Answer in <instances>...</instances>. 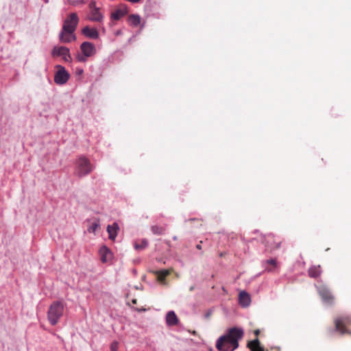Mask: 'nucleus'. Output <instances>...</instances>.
<instances>
[{
  "label": "nucleus",
  "instance_id": "1",
  "mask_svg": "<svg viewBox=\"0 0 351 351\" xmlns=\"http://www.w3.org/2000/svg\"><path fill=\"white\" fill-rule=\"evenodd\" d=\"M244 337V330L241 327H232L219 337L215 344L218 351H234L239 346V341Z\"/></svg>",
  "mask_w": 351,
  "mask_h": 351
},
{
  "label": "nucleus",
  "instance_id": "2",
  "mask_svg": "<svg viewBox=\"0 0 351 351\" xmlns=\"http://www.w3.org/2000/svg\"><path fill=\"white\" fill-rule=\"evenodd\" d=\"M64 311V304L61 301H55L50 306L47 311V319L52 326L56 325L62 317Z\"/></svg>",
  "mask_w": 351,
  "mask_h": 351
},
{
  "label": "nucleus",
  "instance_id": "3",
  "mask_svg": "<svg viewBox=\"0 0 351 351\" xmlns=\"http://www.w3.org/2000/svg\"><path fill=\"white\" fill-rule=\"evenodd\" d=\"M75 174L80 178L88 175L93 169V166L90 161L84 156L80 157L75 161Z\"/></svg>",
  "mask_w": 351,
  "mask_h": 351
},
{
  "label": "nucleus",
  "instance_id": "4",
  "mask_svg": "<svg viewBox=\"0 0 351 351\" xmlns=\"http://www.w3.org/2000/svg\"><path fill=\"white\" fill-rule=\"evenodd\" d=\"M282 241L280 237H276L272 234L264 236L263 241L266 250L269 252L278 249L280 247Z\"/></svg>",
  "mask_w": 351,
  "mask_h": 351
},
{
  "label": "nucleus",
  "instance_id": "5",
  "mask_svg": "<svg viewBox=\"0 0 351 351\" xmlns=\"http://www.w3.org/2000/svg\"><path fill=\"white\" fill-rule=\"evenodd\" d=\"M82 55H77V58L80 62H85L86 58L93 56L96 53L95 45L90 42H84L80 46Z\"/></svg>",
  "mask_w": 351,
  "mask_h": 351
},
{
  "label": "nucleus",
  "instance_id": "6",
  "mask_svg": "<svg viewBox=\"0 0 351 351\" xmlns=\"http://www.w3.org/2000/svg\"><path fill=\"white\" fill-rule=\"evenodd\" d=\"M56 68L57 71L54 75L55 83L59 85L66 84L70 78V74L62 65L58 64L56 66Z\"/></svg>",
  "mask_w": 351,
  "mask_h": 351
},
{
  "label": "nucleus",
  "instance_id": "7",
  "mask_svg": "<svg viewBox=\"0 0 351 351\" xmlns=\"http://www.w3.org/2000/svg\"><path fill=\"white\" fill-rule=\"evenodd\" d=\"M79 23V18L76 13L70 14L64 20L62 29L69 31V32H74L77 28Z\"/></svg>",
  "mask_w": 351,
  "mask_h": 351
},
{
  "label": "nucleus",
  "instance_id": "8",
  "mask_svg": "<svg viewBox=\"0 0 351 351\" xmlns=\"http://www.w3.org/2000/svg\"><path fill=\"white\" fill-rule=\"evenodd\" d=\"M336 330L341 334L347 332L346 327L351 325L350 316H341L335 319Z\"/></svg>",
  "mask_w": 351,
  "mask_h": 351
},
{
  "label": "nucleus",
  "instance_id": "9",
  "mask_svg": "<svg viewBox=\"0 0 351 351\" xmlns=\"http://www.w3.org/2000/svg\"><path fill=\"white\" fill-rule=\"evenodd\" d=\"M317 291L324 302L329 305L334 304L335 297L327 287L320 286L317 288Z\"/></svg>",
  "mask_w": 351,
  "mask_h": 351
},
{
  "label": "nucleus",
  "instance_id": "10",
  "mask_svg": "<svg viewBox=\"0 0 351 351\" xmlns=\"http://www.w3.org/2000/svg\"><path fill=\"white\" fill-rule=\"evenodd\" d=\"M53 57H62L65 62H70L71 60L69 49L66 47H54L51 51Z\"/></svg>",
  "mask_w": 351,
  "mask_h": 351
},
{
  "label": "nucleus",
  "instance_id": "11",
  "mask_svg": "<svg viewBox=\"0 0 351 351\" xmlns=\"http://www.w3.org/2000/svg\"><path fill=\"white\" fill-rule=\"evenodd\" d=\"M60 40L62 43H71L73 40H75L76 37L74 34V32L64 30V29H62L61 32L60 33Z\"/></svg>",
  "mask_w": 351,
  "mask_h": 351
},
{
  "label": "nucleus",
  "instance_id": "12",
  "mask_svg": "<svg viewBox=\"0 0 351 351\" xmlns=\"http://www.w3.org/2000/svg\"><path fill=\"white\" fill-rule=\"evenodd\" d=\"M99 255L102 263H108L112 258L111 251L106 246L104 245L99 249Z\"/></svg>",
  "mask_w": 351,
  "mask_h": 351
},
{
  "label": "nucleus",
  "instance_id": "13",
  "mask_svg": "<svg viewBox=\"0 0 351 351\" xmlns=\"http://www.w3.org/2000/svg\"><path fill=\"white\" fill-rule=\"evenodd\" d=\"M119 230V226L117 222L113 223L112 225H108L107 227V232L109 235V239L112 241H114Z\"/></svg>",
  "mask_w": 351,
  "mask_h": 351
},
{
  "label": "nucleus",
  "instance_id": "14",
  "mask_svg": "<svg viewBox=\"0 0 351 351\" xmlns=\"http://www.w3.org/2000/svg\"><path fill=\"white\" fill-rule=\"evenodd\" d=\"M82 34L88 38L97 39L99 37V33L97 30L95 28L89 27L88 26H86L82 30Z\"/></svg>",
  "mask_w": 351,
  "mask_h": 351
},
{
  "label": "nucleus",
  "instance_id": "15",
  "mask_svg": "<svg viewBox=\"0 0 351 351\" xmlns=\"http://www.w3.org/2000/svg\"><path fill=\"white\" fill-rule=\"evenodd\" d=\"M247 347L250 350V351H265L264 348L261 346L260 341L258 338L248 341Z\"/></svg>",
  "mask_w": 351,
  "mask_h": 351
},
{
  "label": "nucleus",
  "instance_id": "16",
  "mask_svg": "<svg viewBox=\"0 0 351 351\" xmlns=\"http://www.w3.org/2000/svg\"><path fill=\"white\" fill-rule=\"evenodd\" d=\"M239 304L243 306L246 307L250 305L251 300L250 295L245 291H241L239 295Z\"/></svg>",
  "mask_w": 351,
  "mask_h": 351
},
{
  "label": "nucleus",
  "instance_id": "17",
  "mask_svg": "<svg viewBox=\"0 0 351 351\" xmlns=\"http://www.w3.org/2000/svg\"><path fill=\"white\" fill-rule=\"evenodd\" d=\"M166 322L168 326H175L178 322V319L174 311H169L166 315Z\"/></svg>",
  "mask_w": 351,
  "mask_h": 351
},
{
  "label": "nucleus",
  "instance_id": "18",
  "mask_svg": "<svg viewBox=\"0 0 351 351\" xmlns=\"http://www.w3.org/2000/svg\"><path fill=\"white\" fill-rule=\"evenodd\" d=\"M103 14L100 12L99 9H95L90 11L89 20L91 21L101 22L103 20Z\"/></svg>",
  "mask_w": 351,
  "mask_h": 351
},
{
  "label": "nucleus",
  "instance_id": "19",
  "mask_svg": "<svg viewBox=\"0 0 351 351\" xmlns=\"http://www.w3.org/2000/svg\"><path fill=\"white\" fill-rule=\"evenodd\" d=\"M322 273V269L319 265L317 266H312L309 268L308 271V276L311 278H317L320 276Z\"/></svg>",
  "mask_w": 351,
  "mask_h": 351
},
{
  "label": "nucleus",
  "instance_id": "20",
  "mask_svg": "<svg viewBox=\"0 0 351 351\" xmlns=\"http://www.w3.org/2000/svg\"><path fill=\"white\" fill-rule=\"evenodd\" d=\"M126 14L127 11L125 9H118L112 12L111 19L117 21L124 16Z\"/></svg>",
  "mask_w": 351,
  "mask_h": 351
},
{
  "label": "nucleus",
  "instance_id": "21",
  "mask_svg": "<svg viewBox=\"0 0 351 351\" xmlns=\"http://www.w3.org/2000/svg\"><path fill=\"white\" fill-rule=\"evenodd\" d=\"M128 23L133 26H138L141 23V17L138 15L131 14L128 17Z\"/></svg>",
  "mask_w": 351,
  "mask_h": 351
},
{
  "label": "nucleus",
  "instance_id": "22",
  "mask_svg": "<svg viewBox=\"0 0 351 351\" xmlns=\"http://www.w3.org/2000/svg\"><path fill=\"white\" fill-rule=\"evenodd\" d=\"M158 280L160 282H164L167 276L170 274L169 270H160L156 271Z\"/></svg>",
  "mask_w": 351,
  "mask_h": 351
},
{
  "label": "nucleus",
  "instance_id": "23",
  "mask_svg": "<svg viewBox=\"0 0 351 351\" xmlns=\"http://www.w3.org/2000/svg\"><path fill=\"white\" fill-rule=\"evenodd\" d=\"M151 230H152V232H153V234H157V235H161V234H164V232L165 231V228L164 227L159 226H152Z\"/></svg>",
  "mask_w": 351,
  "mask_h": 351
},
{
  "label": "nucleus",
  "instance_id": "24",
  "mask_svg": "<svg viewBox=\"0 0 351 351\" xmlns=\"http://www.w3.org/2000/svg\"><path fill=\"white\" fill-rule=\"evenodd\" d=\"M148 245V241L146 239H143L139 242H136L134 247L137 250H141L145 249Z\"/></svg>",
  "mask_w": 351,
  "mask_h": 351
},
{
  "label": "nucleus",
  "instance_id": "25",
  "mask_svg": "<svg viewBox=\"0 0 351 351\" xmlns=\"http://www.w3.org/2000/svg\"><path fill=\"white\" fill-rule=\"evenodd\" d=\"M266 263L272 266V267H267L265 268L268 271H272L277 267V261L276 259L271 258L266 261Z\"/></svg>",
  "mask_w": 351,
  "mask_h": 351
},
{
  "label": "nucleus",
  "instance_id": "26",
  "mask_svg": "<svg viewBox=\"0 0 351 351\" xmlns=\"http://www.w3.org/2000/svg\"><path fill=\"white\" fill-rule=\"evenodd\" d=\"M99 226V223L98 221H95L92 223V224L88 228V231L89 232H95Z\"/></svg>",
  "mask_w": 351,
  "mask_h": 351
},
{
  "label": "nucleus",
  "instance_id": "27",
  "mask_svg": "<svg viewBox=\"0 0 351 351\" xmlns=\"http://www.w3.org/2000/svg\"><path fill=\"white\" fill-rule=\"evenodd\" d=\"M68 3L73 5H76L80 3H84V0H67Z\"/></svg>",
  "mask_w": 351,
  "mask_h": 351
},
{
  "label": "nucleus",
  "instance_id": "28",
  "mask_svg": "<svg viewBox=\"0 0 351 351\" xmlns=\"http://www.w3.org/2000/svg\"><path fill=\"white\" fill-rule=\"evenodd\" d=\"M119 348V343L117 341H114L110 346L111 351H117Z\"/></svg>",
  "mask_w": 351,
  "mask_h": 351
},
{
  "label": "nucleus",
  "instance_id": "29",
  "mask_svg": "<svg viewBox=\"0 0 351 351\" xmlns=\"http://www.w3.org/2000/svg\"><path fill=\"white\" fill-rule=\"evenodd\" d=\"M89 8H90V11L98 8L96 7V2L95 1H91L90 2Z\"/></svg>",
  "mask_w": 351,
  "mask_h": 351
},
{
  "label": "nucleus",
  "instance_id": "30",
  "mask_svg": "<svg viewBox=\"0 0 351 351\" xmlns=\"http://www.w3.org/2000/svg\"><path fill=\"white\" fill-rule=\"evenodd\" d=\"M77 73L78 75H81V74H82V73H83V70H82V69H78V70L77 71Z\"/></svg>",
  "mask_w": 351,
  "mask_h": 351
},
{
  "label": "nucleus",
  "instance_id": "31",
  "mask_svg": "<svg viewBox=\"0 0 351 351\" xmlns=\"http://www.w3.org/2000/svg\"><path fill=\"white\" fill-rule=\"evenodd\" d=\"M259 333H260V330H254V335L256 336H258L259 335Z\"/></svg>",
  "mask_w": 351,
  "mask_h": 351
},
{
  "label": "nucleus",
  "instance_id": "32",
  "mask_svg": "<svg viewBox=\"0 0 351 351\" xmlns=\"http://www.w3.org/2000/svg\"><path fill=\"white\" fill-rule=\"evenodd\" d=\"M132 304H136V303H137V300H136V299H133V300H132Z\"/></svg>",
  "mask_w": 351,
  "mask_h": 351
},
{
  "label": "nucleus",
  "instance_id": "33",
  "mask_svg": "<svg viewBox=\"0 0 351 351\" xmlns=\"http://www.w3.org/2000/svg\"><path fill=\"white\" fill-rule=\"evenodd\" d=\"M196 247L198 249V250H201L202 249V246H201V244H197Z\"/></svg>",
  "mask_w": 351,
  "mask_h": 351
},
{
  "label": "nucleus",
  "instance_id": "34",
  "mask_svg": "<svg viewBox=\"0 0 351 351\" xmlns=\"http://www.w3.org/2000/svg\"><path fill=\"white\" fill-rule=\"evenodd\" d=\"M138 311H145V309H137Z\"/></svg>",
  "mask_w": 351,
  "mask_h": 351
},
{
  "label": "nucleus",
  "instance_id": "35",
  "mask_svg": "<svg viewBox=\"0 0 351 351\" xmlns=\"http://www.w3.org/2000/svg\"><path fill=\"white\" fill-rule=\"evenodd\" d=\"M192 290H193V287H191L190 288V291H192Z\"/></svg>",
  "mask_w": 351,
  "mask_h": 351
},
{
  "label": "nucleus",
  "instance_id": "36",
  "mask_svg": "<svg viewBox=\"0 0 351 351\" xmlns=\"http://www.w3.org/2000/svg\"><path fill=\"white\" fill-rule=\"evenodd\" d=\"M276 351H279V348H275Z\"/></svg>",
  "mask_w": 351,
  "mask_h": 351
}]
</instances>
